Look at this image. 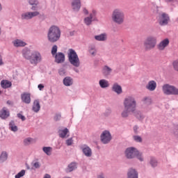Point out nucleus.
Masks as SVG:
<instances>
[{"label":"nucleus","mask_w":178,"mask_h":178,"mask_svg":"<svg viewBox=\"0 0 178 178\" xmlns=\"http://www.w3.org/2000/svg\"><path fill=\"white\" fill-rule=\"evenodd\" d=\"M124 110L121 112V118L127 119L130 113H133L137 109V100L134 96H127L123 101Z\"/></svg>","instance_id":"nucleus-1"},{"label":"nucleus","mask_w":178,"mask_h":178,"mask_svg":"<svg viewBox=\"0 0 178 178\" xmlns=\"http://www.w3.org/2000/svg\"><path fill=\"white\" fill-rule=\"evenodd\" d=\"M124 154L127 159H134L135 158H137L140 162H144L143 152L138 151V149L134 147H127L124 150Z\"/></svg>","instance_id":"nucleus-2"},{"label":"nucleus","mask_w":178,"mask_h":178,"mask_svg":"<svg viewBox=\"0 0 178 178\" xmlns=\"http://www.w3.org/2000/svg\"><path fill=\"white\" fill-rule=\"evenodd\" d=\"M60 29L55 25L51 26L47 32V40L49 42L54 44L59 41L60 40Z\"/></svg>","instance_id":"nucleus-3"},{"label":"nucleus","mask_w":178,"mask_h":178,"mask_svg":"<svg viewBox=\"0 0 178 178\" xmlns=\"http://www.w3.org/2000/svg\"><path fill=\"white\" fill-rule=\"evenodd\" d=\"M111 19L113 23L122 26L124 23V12L120 8H115L112 12Z\"/></svg>","instance_id":"nucleus-4"},{"label":"nucleus","mask_w":178,"mask_h":178,"mask_svg":"<svg viewBox=\"0 0 178 178\" xmlns=\"http://www.w3.org/2000/svg\"><path fill=\"white\" fill-rule=\"evenodd\" d=\"M158 40L154 35H148L143 41V48L145 51H152L156 47Z\"/></svg>","instance_id":"nucleus-5"},{"label":"nucleus","mask_w":178,"mask_h":178,"mask_svg":"<svg viewBox=\"0 0 178 178\" xmlns=\"http://www.w3.org/2000/svg\"><path fill=\"white\" fill-rule=\"evenodd\" d=\"M67 58L70 63L74 67H80V58L74 49H69L67 51Z\"/></svg>","instance_id":"nucleus-6"},{"label":"nucleus","mask_w":178,"mask_h":178,"mask_svg":"<svg viewBox=\"0 0 178 178\" xmlns=\"http://www.w3.org/2000/svg\"><path fill=\"white\" fill-rule=\"evenodd\" d=\"M162 91L165 95H178V88L168 83L162 86Z\"/></svg>","instance_id":"nucleus-7"},{"label":"nucleus","mask_w":178,"mask_h":178,"mask_svg":"<svg viewBox=\"0 0 178 178\" xmlns=\"http://www.w3.org/2000/svg\"><path fill=\"white\" fill-rule=\"evenodd\" d=\"M41 60H42V56H41V53L38 51H33L32 55L31 56V58L29 59L31 65L37 66V65H38V63H40Z\"/></svg>","instance_id":"nucleus-8"},{"label":"nucleus","mask_w":178,"mask_h":178,"mask_svg":"<svg viewBox=\"0 0 178 178\" xmlns=\"http://www.w3.org/2000/svg\"><path fill=\"white\" fill-rule=\"evenodd\" d=\"M83 22L86 26H91L92 22H97V10H92L89 16L83 19Z\"/></svg>","instance_id":"nucleus-9"},{"label":"nucleus","mask_w":178,"mask_h":178,"mask_svg":"<svg viewBox=\"0 0 178 178\" xmlns=\"http://www.w3.org/2000/svg\"><path fill=\"white\" fill-rule=\"evenodd\" d=\"M100 140L103 144H109L112 140V135L109 131H104L101 136Z\"/></svg>","instance_id":"nucleus-10"},{"label":"nucleus","mask_w":178,"mask_h":178,"mask_svg":"<svg viewBox=\"0 0 178 178\" xmlns=\"http://www.w3.org/2000/svg\"><path fill=\"white\" fill-rule=\"evenodd\" d=\"M170 20L169 15L165 13H162L159 16V24H160V26H167Z\"/></svg>","instance_id":"nucleus-11"},{"label":"nucleus","mask_w":178,"mask_h":178,"mask_svg":"<svg viewBox=\"0 0 178 178\" xmlns=\"http://www.w3.org/2000/svg\"><path fill=\"white\" fill-rule=\"evenodd\" d=\"M40 15V12L33 11V12H26L23 13L21 15V19L22 20H31L33 17H35Z\"/></svg>","instance_id":"nucleus-12"},{"label":"nucleus","mask_w":178,"mask_h":178,"mask_svg":"<svg viewBox=\"0 0 178 178\" xmlns=\"http://www.w3.org/2000/svg\"><path fill=\"white\" fill-rule=\"evenodd\" d=\"M83 155L87 158H91L92 156V149L87 145H83L80 147Z\"/></svg>","instance_id":"nucleus-13"},{"label":"nucleus","mask_w":178,"mask_h":178,"mask_svg":"<svg viewBox=\"0 0 178 178\" xmlns=\"http://www.w3.org/2000/svg\"><path fill=\"white\" fill-rule=\"evenodd\" d=\"M71 7L73 12H80V9H81V0H72Z\"/></svg>","instance_id":"nucleus-14"},{"label":"nucleus","mask_w":178,"mask_h":178,"mask_svg":"<svg viewBox=\"0 0 178 178\" xmlns=\"http://www.w3.org/2000/svg\"><path fill=\"white\" fill-rule=\"evenodd\" d=\"M113 71V70L111 67H109L108 65H104L102 67V73L104 77H109V76H111V74H112Z\"/></svg>","instance_id":"nucleus-15"},{"label":"nucleus","mask_w":178,"mask_h":178,"mask_svg":"<svg viewBox=\"0 0 178 178\" xmlns=\"http://www.w3.org/2000/svg\"><path fill=\"white\" fill-rule=\"evenodd\" d=\"M21 99L24 104H31V95L30 93L24 92L21 95Z\"/></svg>","instance_id":"nucleus-16"},{"label":"nucleus","mask_w":178,"mask_h":178,"mask_svg":"<svg viewBox=\"0 0 178 178\" xmlns=\"http://www.w3.org/2000/svg\"><path fill=\"white\" fill-rule=\"evenodd\" d=\"M169 42H170L169 39H168V38L163 40L157 45V49H159V51H164L165 48H166V47H168V45H169Z\"/></svg>","instance_id":"nucleus-17"},{"label":"nucleus","mask_w":178,"mask_h":178,"mask_svg":"<svg viewBox=\"0 0 178 178\" xmlns=\"http://www.w3.org/2000/svg\"><path fill=\"white\" fill-rule=\"evenodd\" d=\"M54 58L56 63H63L65 62V54L62 52L57 53V54L54 55Z\"/></svg>","instance_id":"nucleus-18"},{"label":"nucleus","mask_w":178,"mask_h":178,"mask_svg":"<svg viewBox=\"0 0 178 178\" xmlns=\"http://www.w3.org/2000/svg\"><path fill=\"white\" fill-rule=\"evenodd\" d=\"M112 91L118 94V95H120L122 92H123V90L122 89V86L119 85L118 83H115L113 84L111 88Z\"/></svg>","instance_id":"nucleus-19"},{"label":"nucleus","mask_w":178,"mask_h":178,"mask_svg":"<svg viewBox=\"0 0 178 178\" xmlns=\"http://www.w3.org/2000/svg\"><path fill=\"white\" fill-rule=\"evenodd\" d=\"M22 54L23 58L26 59V60H30L31 55H33V52H31V50L29 49H24Z\"/></svg>","instance_id":"nucleus-20"},{"label":"nucleus","mask_w":178,"mask_h":178,"mask_svg":"<svg viewBox=\"0 0 178 178\" xmlns=\"http://www.w3.org/2000/svg\"><path fill=\"white\" fill-rule=\"evenodd\" d=\"M10 116V113H9V111L6 107H3L1 111H0V118L1 119H8Z\"/></svg>","instance_id":"nucleus-21"},{"label":"nucleus","mask_w":178,"mask_h":178,"mask_svg":"<svg viewBox=\"0 0 178 178\" xmlns=\"http://www.w3.org/2000/svg\"><path fill=\"white\" fill-rule=\"evenodd\" d=\"M127 178H138V172L134 168H129L127 172Z\"/></svg>","instance_id":"nucleus-22"},{"label":"nucleus","mask_w":178,"mask_h":178,"mask_svg":"<svg viewBox=\"0 0 178 178\" xmlns=\"http://www.w3.org/2000/svg\"><path fill=\"white\" fill-rule=\"evenodd\" d=\"M146 89L148 91H155L156 90V81H149L146 85Z\"/></svg>","instance_id":"nucleus-23"},{"label":"nucleus","mask_w":178,"mask_h":178,"mask_svg":"<svg viewBox=\"0 0 178 178\" xmlns=\"http://www.w3.org/2000/svg\"><path fill=\"white\" fill-rule=\"evenodd\" d=\"M40 109H41V106L40 105V100L38 99L34 100L33 107H32V111L35 112V113H38Z\"/></svg>","instance_id":"nucleus-24"},{"label":"nucleus","mask_w":178,"mask_h":178,"mask_svg":"<svg viewBox=\"0 0 178 178\" xmlns=\"http://www.w3.org/2000/svg\"><path fill=\"white\" fill-rule=\"evenodd\" d=\"M134 116L138 120H143V119H145V115L143 114V113L140 111L137 110L136 108L134 110V112H132Z\"/></svg>","instance_id":"nucleus-25"},{"label":"nucleus","mask_w":178,"mask_h":178,"mask_svg":"<svg viewBox=\"0 0 178 178\" xmlns=\"http://www.w3.org/2000/svg\"><path fill=\"white\" fill-rule=\"evenodd\" d=\"M63 83L65 87H70V86H73V78L70 76H66L63 80Z\"/></svg>","instance_id":"nucleus-26"},{"label":"nucleus","mask_w":178,"mask_h":178,"mask_svg":"<svg viewBox=\"0 0 178 178\" xmlns=\"http://www.w3.org/2000/svg\"><path fill=\"white\" fill-rule=\"evenodd\" d=\"M76 169H77V164L75 162H72L68 165L65 170L67 173H70V172H73Z\"/></svg>","instance_id":"nucleus-27"},{"label":"nucleus","mask_w":178,"mask_h":178,"mask_svg":"<svg viewBox=\"0 0 178 178\" xmlns=\"http://www.w3.org/2000/svg\"><path fill=\"white\" fill-rule=\"evenodd\" d=\"M96 41H106L108 40V35L106 33H101L95 36Z\"/></svg>","instance_id":"nucleus-28"},{"label":"nucleus","mask_w":178,"mask_h":178,"mask_svg":"<svg viewBox=\"0 0 178 178\" xmlns=\"http://www.w3.org/2000/svg\"><path fill=\"white\" fill-rule=\"evenodd\" d=\"M13 44L14 47H16L17 48L19 47H26V44L24 41L17 39L13 42Z\"/></svg>","instance_id":"nucleus-29"},{"label":"nucleus","mask_w":178,"mask_h":178,"mask_svg":"<svg viewBox=\"0 0 178 178\" xmlns=\"http://www.w3.org/2000/svg\"><path fill=\"white\" fill-rule=\"evenodd\" d=\"M99 85L101 88H108L109 87V81L106 79H100L99 81Z\"/></svg>","instance_id":"nucleus-30"},{"label":"nucleus","mask_w":178,"mask_h":178,"mask_svg":"<svg viewBox=\"0 0 178 178\" xmlns=\"http://www.w3.org/2000/svg\"><path fill=\"white\" fill-rule=\"evenodd\" d=\"M1 86L2 88H4V89L10 88V87H12V82L8 80H2L1 81Z\"/></svg>","instance_id":"nucleus-31"},{"label":"nucleus","mask_w":178,"mask_h":178,"mask_svg":"<svg viewBox=\"0 0 178 178\" xmlns=\"http://www.w3.org/2000/svg\"><path fill=\"white\" fill-rule=\"evenodd\" d=\"M142 103L146 106H149L152 104V99L149 97H145L142 99Z\"/></svg>","instance_id":"nucleus-32"},{"label":"nucleus","mask_w":178,"mask_h":178,"mask_svg":"<svg viewBox=\"0 0 178 178\" xmlns=\"http://www.w3.org/2000/svg\"><path fill=\"white\" fill-rule=\"evenodd\" d=\"M149 165L152 168H156L158 166V160L155 157H150Z\"/></svg>","instance_id":"nucleus-33"},{"label":"nucleus","mask_w":178,"mask_h":178,"mask_svg":"<svg viewBox=\"0 0 178 178\" xmlns=\"http://www.w3.org/2000/svg\"><path fill=\"white\" fill-rule=\"evenodd\" d=\"M8 159V153L6 152H2L0 155V163H2Z\"/></svg>","instance_id":"nucleus-34"},{"label":"nucleus","mask_w":178,"mask_h":178,"mask_svg":"<svg viewBox=\"0 0 178 178\" xmlns=\"http://www.w3.org/2000/svg\"><path fill=\"white\" fill-rule=\"evenodd\" d=\"M9 129L11 130V131H14V132L17 131L18 130L17 126L15 124V121H11L9 123Z\"/></svg>","instance_id":"nucleus-35"},{"label":"nucleus","mask_w":178,"mask_h":178,"mask_svg":"<svg viewBox=\"0 0 178 178\" xmlns=\"http://www.w3.org/2000/svg\"><path fill=\"white\" fill-rule=\"evenodd\" d=\"M97 48H95V46H90L89 47V54L92 55V56H95L97 55Z\"/></svg>","instance_id":"nucleus-36"},{"label":"nucleus","mask_w":178,"mask_h":178,"mask_svg":"<svg viewBox=\"0 0 178 178\" xmlns=\"http://www.w3.org/2000/svg\"><path fill=\"white\" fill-rule=\"evenodd\" d=\"M67 133H69V129L67 128H65V129L60 131L59 136L60 137V138H65Z\"/></svg>","instance_id":"nucleus-37"},{"label":"nucleus","mask_w":178,"mask_h":178,"mask_svg":"<svg viewBox=\"0 0 178 178\" xmlns=\"http://www.w3.org/2000/svg\"><path fill=\"white\" fill-rule=\"evenodd\" d=\"M42 151L44 152V154L49 156V155L51 154L52 147H44L42 148Z\"/></svg>","instance_id":"nucleus-38"},{"label":"nucleus","mask_w":178,"mask_h":178,"mask_svg":"<svg viewBox=\"0 0 178 178\" xmlns=\"http://www.w3.org/2000/svg\"><path fill=\"white\" fill-rule=\"evenodd\" d=\"M33 142L34 139L32 138H26L23 141L24 145H30V144H32Z\"/></svg>","instance_id":"nucleus-39"},{"label":"nucleus","mask_w":178,"mask_h":178,"mask_svg":"<svg viewBox=\"0 0 178 178\" xmlns=\"http://www.w3.org/2000/svg\"><path fill=\"white\" fill-rule=\"evenodd\" d=\"M133 140L136 143H143V138L138 135H135L133 136Z\"/></svg>","instance_id":"nucleus-40"},{"label":"nucleus","mask_w":178,"mask_h":178,"mask_svg":"<svg viewBox=\"0 0 178 178\" xmlns=\"http://www.w3.org/2000/svg\"><path fill=\"white\" fill-rule=\"evenodd\" d=\"M58 52V46L54 44L51 48V55L54 56V55H57Z\"/></svg>","instance_id":"nucleus-41"},{"label":"nucleus","mask_w":178,"mask_h":178,"mask_svg":"<svg viewBox=\"0 0 178 178\" xmlns=\"http://www.w3.org/2000/svg\"><path fill=\"white\" fill-rule=\"evenodd\" d=\"M24 175H26V170H22L15 176V178L23 177Z\"/></svg>","instance_id":"nucleus-42"},{"label":"nucleus","mask_w":178,"mask_h":178,"mask_svg":"<svg viewBox=\"0 0 178 178\" xmlns=\"http://www.w3.org/2000/svg\"><path fill=\"white\" fill-rule=\"evenodd\" d=\"M28 3L31 6L35 5V6H38V5H40L38 0H28Z\"/></svg>","instance_id":"nucleus-43"},{"label":"nucleus","mask_w":178,"mask_h":178,"mask_svg":"<svg viewBox=\"0 0 178 178\" xmlns=\"http://www.w3.org/2000/svg\"><path fill=\"white\" fill-rule=\"evenodd\" d=\"M32 166H33L35 169H40V168H41V164H40V162L38 161H33Z\"/></svg>","instance_id":"nucleus-44"},{"label":"nucleus","mask_w":178,"mask_h":178,"mask_svg":"<svg viewBox=\"0 0 178 178\" xmlns=\"http://www.w3.org/2000/svg\"><path fill=\"white\" fill-rule=\"evenodd\" d=\"M58 74L60 76H66V70H65V68L59 69Z\"/></svg>","instance_id":"nucleus-45"},{"label":"nucleus","mask_w":178,"mask_h":178,"mask_svg":"<svg viewBox=\"0 0 178 178\" xmlns=\"http://www.w3.org/2000/svg\"><path fill=\"white\" fill-rule=\"evenodd\" d=\"M60 118H62L60 113H56L54 115V120H55V122H58V120H60Z\"/></svg>","instance_id":"nucleus-46"},{"label":"nucleus","mask_w":178,"mask_h":178,"mask_svg":"<svg viewBox=\"0 0 178 178\" xmlns=\"http://www.w3.org/2000/svg\"><path fill=\"white\" fill-rule=\"evenodd\" d=\"M73 144V138H70L66 140V145L70 146Z\"/></svg>","instance_id":"nucleus-47"},{"label":"nucleus","mask_w":178,"mask_h":178,"mask_svg":"<svg viewBox=\"0 0 178 178\" xmlns=\"http://www.w3.org/2000/svg\"><path fill=\"white\" fill-rule=\"evenodd\" d=\"M17 118L19 119H21L22 120V122H24V120H26V117L24 115H22V113H18Z\"/></svg>","instance_id":"nucleus-48"},{"label":"nucleus","mask_w":178,"mask_h":178,"mask_svg":"<svg viewBox=\"0 0 178 178\" xmlns=\"http://www.w3.org/2000/svg\"><path fill=\"white\" fill-rule=\"evenodd\" d=\"M31 10H34L35 12H37L36 10H38V6H35V5H31Z\"/></svg>","instance_id":"nucleus-49"},{"label":"nucleus","mask_w":178,"mask_h":178,"mask_svg":"<svg viewBox=\"0 0 178 178\" xmlns=\"http://www.w3.org/2000/svg\"><path fill=\"white\" fill-rule=\"evenodd\" d=\"M134 132L135 133V134H138V126L135 125L134 127Z\"/></svg>","instance_id":"nucleus-50"},{"label":"nucleus","mask_w":178,"mask_h":178,"mask_svg":"<svg viewBox=\"0 0 178 178\" xmlns=\"http://www.w3.org/2000/svg\"><path fill=\"white\" fill-rule=\"evenodd\" d=\"M38 88L40 90V91H42V89L44 88V86L42 83H40L38 86Z\"/></svg>","instance_id":"nucleus-51"},{"label":"nucleus","mask_w":178,"mask_h":178,"mask_svg":"<svg viewBox=\"0 0 178 178\" xmlns=\"http://www.w3.org/2000/svg\"><path fill=\"white\" fill-rule=\"evenodd\" d=\"M4 63H3V60L2 58V55L0 54V66L3 65Z\"/></svg>","instance_id":"nucleus-52"},{"label":"nucleus","mask_w":178,"mask_h":178,"mask_svg":"<svg viewBox=\"0 0 178 178\" xmlns=\"http://www.w3.org/2000/svg\"><path fill=\"white\" fill-rule=\"evenodd\" d=\"M97 178H105V175H104V173H101L97 175Z\"/></svg>","instance_id":"nucleus-53"},{"label":"nucleus","mask_w":178,"mask_h":178,"mask_svg":"<svg viewBox=\"0 0 178 178\" xmlns=\"http://www.w3.org/2000/svg\"><path fill=\"white\" fill-rule=\"evenodd\" d=\"M83 12L84 15H88V10H87V8H84L83 9Z\"/></svg>","instance_id":"nucleus-54"},{"label":"nucleus","mask_w":178,"mask_h":178,"mask_svg":"<svg viewBox=\"0 0 178 178\" xmlns=\"http://www.w3.org/2000/svg\"><path fill=\"white\" fill-rule=\"evenodd\" d=\"M6 104L7 105H13V102L10 100L7 101Z\"/></svg>","instance_id":"nucleus-55"},{"label":"nucleus","mask_w":178,"mask_h":178,"mask_svg":"<svg viewBox=\"0 0 178 178\" xmlns=\"http://www.w3.org/2000/svg\"><path fill=\"white\" fill-rule=\"evenodd\" d=\"M75 33H76V31H71V32H70V35H71V37H72V36L74 35Z\"/></svg>","instance_id":"nucleus-56"},{"label":"nucleus","mask_w":178,"mask_h":178,"mask_svg":"<svg viewBox=\"0 0 178 178\" xmlns=\"http://www.w3.org/2000/svg\"><path fill=\"white\" fill-rule=\"evenodd\" d=\"M165 2L170 3V2H175V0H164Z\"/></svg>","instance_id":"nucleus-57"},{"label":"nucleus","mask_w":178,"mask_h":178,"mask_svg":"<svg viewBox=\"0 0 178 178\" xmlns=\"http://www.w3.org/2000/svg\"><path fill=\"white\" fill-rule=\"evenodd\" d=\"M44 178H51V175H49V174H45Z\"/></svg>","instance_id":"nucleus-58"},{"label":"nucleus","mask_w":178,"mask_h":178,"mask_svg":"<svg viewBox=\"0 0 178 178\" xmlns=\"http://www.w3.org/2000/svg\"><path fill=\"white\" fill-rule=\"evenodd\" d=\"M74 72H76V73H79V69H77V68H74Z\"/></svg>","instance_id":"nucleus-59"},{"label":"nucleus","mask_w":178,"mask_h":178,"mask_svg":"<svg viewBox=\"0 0 178 178\" xmlns=\"http://www.w3.org/2000/svg\"><path fill=\"white\" fill-rule=\"evenodd\" d=\"M174 133L177 136L178 135V127H177V129L176 131H174Z\"/></svg>","instance_id":"nucleus-60"},{"label":"nucleus","mask_w":178,"mask_h":178,"mask_svg":"<svg viewBox=\"0 0 178 178\" xmlns=\"http://www.w3.org/2000/svg\"><path fill=\"white\" fill-rule=\"evenodd\" d=\"M0 12H2V4L0 3Z\"/></svg>","instance_id":"nucleus-61"},{"label":"nucleus","mask_w":178,"mask_h":178,"mask_svg":"<svg viewBox=\"0 0 178 178\" xmlns=\"http://www.w3.org/2000/svg\"><path fill=\"white\" fill-rule=\"evenodd\" d=\"M0 35H1V28H0Z\"/></svg>","instance_id":"nucleus-62"},{"label":"nucleus","mask_w":178,"mask_h":178,"mask_svg":"<svg viewBox=\"0 0 178 178\" xmlns=\"http://www.w3.org/2000/svg\"><path fill=\"white\" fill-rule=\"evenodd\" d=\"M0 94H1V90H0Z\"/></svg>","instance_id":"nucleus-63"}]
</instances>
